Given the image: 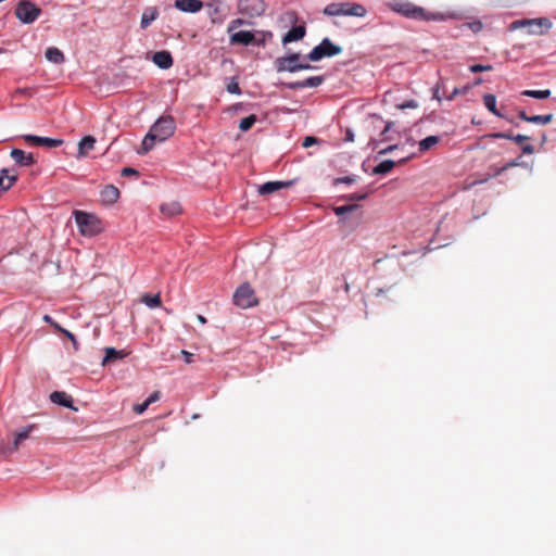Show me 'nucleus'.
<instances>
[{"label": "nucleus", "instance_id": "nucleus-1", "mask_svg": "<svg viewBox=\"0 0 556 556\" xmlns=\"http://www.w3.org/2000/svg\"><path fill=\"white\" fill-rule=\"evenodd\" d=\"M176 130L175 119L170 115H163L159 117L155 123L150 127L148 134L144 136L141 148L138 150L139 154H146L151 151L156 143H162L170 138Z\"/></svg>", "mask_w": 556, "mask_h": 556}, {"label": "nucleus", "instance_id": "nucleus-2", "mask_svg": "<svg viewBox=\"0 0 556 556\" xmlns=\"http://www.w3.org/2000/svg\"><path fill=\"white\" fill-rule=\"evenodd\" d=\"M389 8L407 18L418 21H443L444 16L440 13L427 12L424 8L418 7L406 0H393L389 2Z\"/></svg>", "mask_w": 556, "mask_h": 556}, {"label": "nucleus", "instance_id": "nucleus-3", "mask_svg": "<svg viewBox=\"0 0 556 556\" xmlns=\"http://www.w3.org/2000/svg\"><path fill=\"white\" fill-rule=\"evenodd\" d=\"M73 215L83 236L93 237L102 231L101 222L96 215L83 211H74Z\"/></svg>", "mask_w": 556, "mask_h": 556}, {"label": "nucleus", "instance_id": "nucleus-4", "mask_svg": "<svg viewBox=\"0 0 556 556\" xmlns=\"http://www.w3.org/2000/svg\"><path fill=\"white\" fill-rule=\"evenodd\" d=\"M324 14L328 16H357L364 17L367 14L365 7L358 3H330L324 9Z\"/></svg>", "mask_w": 556, "mask_h": 556}, {"label": "nucleus", "instance_id": "nucleus-5", "mask_svg": "<svg viewBox=\"0 0 556 556\" xmlns=\"http://www.w3.org/2000/svg\"><path fill=\"white\" fill-rule=\"evenodd\" d=\"M342 52V48L331 42L329 38H324L307 55L312 62H317L323 58H330Z\"/></svg>", "mask_w": 556, "mask_h": 556}, {"label": "nucleus", "instance_id": "nucleus-6", "mask_svg": "<svg viewBox=\"0 0 556 556\" xmlns=\"http://www.w3.org/2000/svg\"><path fill=\"white\" fill-rule=\"evenodd\" d=\"M237 11L248 18H256L265 13L266 4L264 0H238Z\"/></svg>", "mask_w": 556, "mask_h": 556}, {"label": "nucleus", "instance_id": "nucleus-7", "mask_svg": "<svg viewBox=\"0 0 556 556\" xmlns=\"http://www.w3.org/2000/svg\"><path fill=\"white\" fill-rule=\"evenodd\" d=\"M553 23L547 17L523 18V30L528 35L542 36L549 31Z\"/></svg>", "mask_w": 556, "mask_h": 556}, {"label": "nucleus", "instance_id": "nucleus-8", "mask_svg": "<svg viewBox=\"0 0 556 556\" xmlns=\"http://www.w3.org/2000/svg\"><path fill=\"white\" fill-rule=\"evenodd\" d=\"M41 10L35 3L30 1H22L17 4L15 10L16 17L23 24L34 23L40 15Z\"/></svg>", "mask_w": 556, "mask_h": 556}, {"label": "nucleus", "instance_id": "nucleus-9", "mask_svg": "<svg viewBox=\"0 0 556 556\" xmlns=\"http://www.w3.org/2000/svg\"><path fill=\"white\" fill-rule=\"evenodd\" d=\"M233 302L240 308H249L257 304L254 291L249 283H243L236 290Z\"/></svg>", "mask_w": 556, "mask_h": 556}, {"label": "nucleus", "instance_id": "nucleus-10", "mask_svg": "<svg viewBox=\"0 0 556 556\" xmlns=\"http://www.w3.org/2000/svg\"><path fill=\"white\" fill-rule=\"evenodd\" d=\"M300 54L292 53L288 56L278 58L275 61L277 72L295 73V66L299 63Z\"/></svg>", "mask_w": 556, "mask_h": 556}, {"label": "nucleus", "instance_id": "nucleus-11", "mask_svg": "<svg viewBox=\"0 0 556 556\" xmlns=\"http://www.w3.org/2000/svg\"><path fill=\"white\" fill-rule=\"evenodd\" d=\"M23 139L30 144L48 147V148H56L63 143L62 139L39 137L36 135H24Z\"/></svg>", "mask_w": 556, "mask_h": 556}, {"label": "nucleus", "instance_id": "nucleus-12", "mask_svg": "<svg viewBox=\"0 0 556 556\" xmlns=\"http://www.w3.org/2000/svg\"><path fill=\"white\" fill-rule=\"evenodd\" d=\"M15 164L22 167H28L35 164V157L31 153H26L21 149H13L10 153Z\"/></svg>", "mask_w": 556, "mask_h": 556}, {"label": "nucleus", "instance_id": "nucleus-13", "mask_svg": "<svg viewBox=\"0 0 556 556\" xmlns=\"http://www.w3.org/2000/svg\"><path fill=\"white\" fill-rule=\"evenodd\" d=\"M175 8L184 13H197L202 10L201 0H175Z\"/></svg>", "mask_w": 556, "mask_h": 556}, {"label": "nucleus", "instance_id": "nucleus-14", "mask_svg": "<svg viewBox=\"0 0 556 556\" xmlns=\"http://www.w3.org/2000/svg\"><path fill=\"white\" fill-rule=\"evenodd\" d=\"M255 40V36L250 30H240L230 34L229 41L231 45L250 46Z\"/></svg>", "mask_w": 556, "mask_h": 556}, {"label": "nucleus", "instance_id": "nucleus-15", "mask_svg": "<svg viewBox=\"0 0 556 556\" xmlns=\"http://www.w3.org/2000/svg\"><path fill=\"white\" fill-rule=\"evenodd\" d=\"M290 186H292V181H267L258 187V193L270 194Z\"/></svg>", "mask_w": 556, "mask_h": 556}, {"label": "nucleus", "instance_id": "nucleus-16", "mask_svg": "<svg viewBox=\"0 0 556 556\" xmlns=\"http://www.w3.org/2000/svg\"><path fill=\"white\" fill-rule=\"evenodd\" d=\"M152 61L162 70H167L173 65L172 54L165 50L155 52L152 56Z\"/></svg>", "mask_w": 556, "mask_h": 556}, {"label": "nucleus", "instance_id": "nucleus-17", "mask_svg": "<svg viewBox=\"0 0 556 556\" xmlns=\"http://www.w3.org/2000/svg\"><path fill=\"white\" fill-rule=\"evenodd\" d=\"M100 195L104 204H114L119 198V190L113 185H108L102 189Z\"/></svg>", "mask_w": 556, "mask_h": 556}, {"label": "nucleus", "instance_id": "nucleus-18", "mask_svg": "<svg viewBox=\"0 0 556 556\" xmlns=\"http://www.w3.org/2000/svg\"><path fill=\"white\" fill-rule=\"evenodd\" d=\"M50 400H51V402H53V403H55L58 405H61V406H64V407L77 410V408L73 406L72 397L68 394H66L65 392H63V391H54V392H52L50 394Z\"/></svg>", "mask_w": 556, "mask_h": 556}, {"label": "nucleus", "instance_id": "nucleus-19", "mask_svg": "<svg viewBox=\"0 0 556 556\" xmlns=\"http://www.w3.org/2000/svg\"><path fill=\"white\" fill-rule=\"evenodd\" d=\"M16 181V174L8 168H3L0 172V190H9Z\"/></svg>", "mask_w": 556, "mask_h": 556}, {"label": "nucleus", "instance_id": "nucleus-20", "mask_svg": "<svg viewBox=\"0 0 556 556\" xmlns=\"http://www.w3.org/2000/svg\"><path fill=\"white\" fill-rule=\"evenodd\" d=\"M306 29L305 26L299 25L295 27H292L283 37H282V43L288 45L293 41L301 40L305 36Z\"/></svg>", "mask_w": 556, "mask_h": 556}, {"label": "nucleus", "instance_id": "nucleus-21", "mask_svg": "<svg viewBox=\"0 0 556 556\" xmlns=\"http://www.w3.org/2000/svg\"><path fill=\"white\" fill-rule=\"evenodd\" d=\"M159 16V10L154 7L146 8L142 12L140 26L142 29H147Z\"/></svg>", "mask_w": 556, "mask_h": 556}, {"label": "nucleus", "instance_id": "nucleus-22", "mask_svg": "<svg viewBox=\"0 0 556 556\" xmlns=\"http://www.w3.org/2000/svg\"><path fill=\"white\" fill-rule=\"evenodd\" d=\"M36 429V425H28L26 427H23L18 429L14 435L13 440V450L16 451L20 446V444L29 438L30 433Z\"/></svg>", "mask_w": 556, "mask_h": 556}, {"label": "nucleus", "instance_id": "nucleus-23", "mask_svg": "<svg viewBox=\"0 0 556 556\" xmlns=\"http://www.w3.org/2000/svg\"><path fill=\"white\" fill-rule=\"evenodd\" d=\"M96 139L91 136L84 137L78 143L77 157H85L91 150H93Z\"/></svg>", "mask_w": 556, "mask_h": 556}, {"label": "nucleus", "instance_id": "nucleus-24", "mask_svg": "<svg viewBox=\"0 0 556 556\" xmlns=\"http://www.w3.org/2000/svg\"><path fill=\"white\" fill-rule=\"evenodd\" d=\"M161 213L167 217H173L181 213L182 208L179 202L177 201H169L166 203H163L160 206Z\"/></svg>", "mask_w": 556, "mask_h": 556}, {"label": "nucleus", "instance_id": "nucleus-25", "mask_svg": "<svg viewBox=\"0 0 556 556\" xmlns=\"http://www.w3.org/2000/svg\"><path fill=\"white\" fill-rule=\"evenodd\" d=\"M45 55L53 64H62L65 61L63 52L55 47L48 48Z\"/></svg>", "mask_w": 556, "mask_h": 556}, {"label": "nucleus", "instance_id": "nucleus-26", "mask_svg": "<svg viewBox=\"0 0 556 556\" xmlns=\"http://www.w3.org/2000/svg\"><path fill=\"white\" fill-rule=\"evenodd\" d=\"M124 356H125V353L123 351L116 350L114 348H106L105 356L102 359L101 365L105 366L109 362H111L113 359H122V358H124Z\"/></svg>", "mask_w": 556, "mask_h": 556}, {"label": "nucleus", "instance_id": "nucleus-27", "mask_svg": "<svg viewBox=\"0 0 556 556\" xmlns=\"http://www.w3.org/2000/svg\"><path fill=\"white\" fill-rule=\"evenodd\" d=\"M395 165V162L392 161V160H386V161H382L381 163H379L376 167H374L372 169V173L375 175H383V174H388L389 172L392 170V168L394 167Z\"/></svg>", "mask_w": 556, "mask_h": 556}, {"label": "nucleus", "instance_id": "nucleus-28", "mask_svg": "<svg viewBox=\"0 0 556 556\" xmlns=\"http://www.w3.org/2000/svg\"><path fill=\"white\" fill-rule=\"evenodd\" d=\"M552 119H553V114L528 116V115L523 112V121H526V122H530V123H534V124H542V125H546V124H548Z\"/></svg>", "mask_w": 556, "mask_h": 556}, {"label": "nucleus", "instance_id": "nucleus-29", "mask_svg": "<svg viewBox=\"0 0 556 556\" xmlns=\"http://www.w3.org/2000/svg\"><path fill=\"white\" fill-rule=\"evenodd\" d=\"M440 141L438 136H429L419 141V151L426 152L434 147Z\"/></svg>", "mask_w": 556, "mask_h": 556}, {"label": "nucleus", "instance_id": "nucleus-30", "mask_svg": "<svg viewBox=\"0 0 556 556\" xmlns=\"http://www.w3.org/2000/svg\"><path fill=\"white\" fill-rule=\"evenodd\" d=\"M483 102L485 108L492 112L496 116H501L500 112L496 109V97L491 93H486L483 96Z\"/></svg>", "mask_w": 556, "mask_h": 556}, {"label": "nucleus", "instance_id": "nucleus-31", "mask_svg": "<svg viewBox=\"0 0 556 556\" xmlns=\"http://www.w3.org/2000/svg\"><path fill=\"white\" fill-rule=\"evenodd\" d=\"M523 96L535 99H547L551 96V90H523Z\"/></svg>", "mask_w": 556, "mask_h": 556}, {"label": "nucleus", "instance_id": "nucleus-32", "mask_svg": "<svg viewBox=\"0 0 556 556\" xmlns=\"http://www.w3.org/2000/svg\"><path fill=\"white\" fill-rule=\"evenodd\" d=\"M324 77L323 76H312L304 80H302L303 88H315L323 84Z\"/></svg>", "mask_w": 556, "mask_h": 556}, {"label": "nucleus", "instance_id": "nucleus-33", "mask_svg": "<svg viewBox=\"0 0 556 556\" xmlns=\"http://www.w3.org/2000/svg\"><path fill=\"white\" fill-rule=\"evenodd\" d=\"M142 302L150 308L159 307L162 303L159 294L144 295L142 298Z\"/></svg>", "mask_w": 556, "mask_h": 556}, {"label": "nucleus", "instance_id": "nucleus-34", "mask_svg": "<svg viewBox=\"0 0 556 556\" xmlns=\"http://www.w3.org/2000/svg\"><path fill=\"white\" fill-rule=\"evenodd\" d=\"M255 122H256L255 115H253V114L249 115L240 121L239 128L242 131H248L254 125Z\"/></svg>", "mask_w": 556, "mask_h": 556}, {"label": "nucleus", "instance_id": "nucleus-35", "mask_svg": "<svg viewBox=\"0 0 556 556\" xmlns=\"http://www.w3.org/2000/svg\"><path fill=\"white\" fill-rule=\"evenodd\" d=\"M245 24H250V23L241 17L235 18L228 24L227 33L232 34L237 28H239L240 26L245 25Z\"/></svg>", "mask_w": 556, "mask_h": 556}, {"label": "nucleus", "instance_id": "nucleus-36", "mask_svg": "<svg viewBox=\"0 0 556 556\" xmlns=\"http://www.w3.org/2000/svg\"><path fill=\"white\" fill-rule=\"evenodd\" d=\"M357 207H358V205H356V204L343 205V206L334 207L333 212L337 216H342L343 214L352 212V211L356 210Z\"/></svg>", "mask_w": 556, "mask_h": 556}, {"label": "nucleus", "instance_id": "nucleus-37", "mask_svg": "<svg viewBox=\"0 0 556 556\" xmlns=\"http://www.w3.org/2000/svg\"><path fill=\"white\" fill-rule=\"evenodd\" d=\"M491 137H493V138L510 139V140L515 141L518 144L521 143V134H517L515 136H510V135L505 134V132H496V134H492Z\"/></svg>", "mask_w": 556, "mask_h": 556}, {"label": "nucleus", "instance_id": "nucleus-38", "mask_svg": "<svg viewBox=\"0 0 556 556\" xmlns=\"http://www.w3.org/2000/svg\"><path fill=\"white\" fill-rule=\"evenodd\" d=\"M227 91L229 93H232V94H240L241 93L239 84L235 79H231V81H229L227 84Z\"/></svg>", "mask_w": 556, "mask_h": 556}, {"label": "nucleus", "instance_id": "nucleus-39", "mask_svg": "<svg viewBox=\"0 0 556 556\" xmlns=\"http://www.w3.org/2000/svg\"><path fill=\"white\" fill-rule=\"evenodd\" d=\"M493 67L492 65H482V64H473L469 67L470 72L472 73H479V72H485V71H491Z\"/></svg>", "mask_w": 556, "mask_h": 556}, {"label": "nucleus", "instance_id": "nucleus-40", "mask_svg": "<svg viewBox=\"0 0 556 556\" xmlns=\"http://www.w3.org/2000/svg\"><path fill=\"white\" fill-rule=\"evenodd\" d=\"M418 106L417 102L415 100H408L404 103L397 104L396 108L400 110L405 109H416Z\"/></svg>", "mask_w": 556, "mask_h": 556}, {"label": "nucleus", "instance_id": "nucleus-41", "mask_svg": "<svg viewBox=\"0 0 556 556\" xmlns=\"http://www.w3.org/2000/svg\"><path fill=\"white\" fill-rule=\"evenodd\" d=\"M150 405L144 401L143 403L141 404H136L134 405L132 409L135 413L137 414H142L143 412H146V409L149 407Z\"/></svg>", "mask_w": 556, "mask_h": 556}, {"label": "nucleus", "instance_id": "nucleus-42", "mask_svg": "<svg viewBox=\"0 0 556 556\" xmlns=\"http://www.w3.org/2000/svg\"><path fill=\"white\" fill-rule=\"evenodd\" d=\"M469 90V87L466 86L464 88H455L453 90V92L451 93V96L448 97V100H452L454 97H456L457 94H464L466 93L467 91Z\"/></svg>", "mask_w": 556, "mask_h": 556}, {"label": "nucleus", "instance_id": "nucleus-43", "mask_svg": "<svg viewBox=\"0 0 556 556\" xmlns=\"http://www.w3.org/2000/svg\"><path fill=\"white\" fill-rule=\"evenodd\" d=\"M285 86L290 90L295 89H303L302 80L300 81H293V83H286Z\"/></svg>", "mask_w": 556, "mask_h": 556}, {"label": "nucleus", "instance_id": "nucleus-44", "mask_svg": "<svg viewBox=\"0 0 556 556\" xmlns=\"http://www.w3.org/2000/svg\"><path fill=\"white\" fill-rule=\"evenodd\" d=\"M316 143H317V139H316L315 137L307 136V137H305V139H304V141H303L302 146H303L304 148H308V147H311V146H313V144H316Z\"/></svg>", "mask_w": 556, "mask_h": 556}, {"label": "nucleus", "instance_id": "nucleus-45", "mask_svg": "<svg viewBox=\"0 0 556 556\" xmlns=\"http://www.w3.org/2000/svg\"><path fill=\"white\" fill-rule=\"evenodd\" d=\"M530 138L523 135V154H530L533 152V147L531 144L526 143Z\"/></svg>", "mask_w": 556, "mask_h": 556}, {"label": "nucleus", "instance_id": "nucleus-46", "mask_svg": "<svg viewBox=\"0 0 556 556\" xmlns=\"http://www.w3.org/2000/svg\"><path fill=\"white\" fill-rule=\"evenodd\" d=\"M353 182H355V178L351 177V176L341 177L336 180V184H353Z\"/></svg>", "mask_w": 556, "mask_h": 556}, {"label": "nucleus", "instance_id": "nucleus-47", "mask_svg": "<svg viewBox=\"0 0 556 556\" xmlns=\"http://www.w3.org/2000/svg\"><path fill=\"white\" fill-rule=\"evenodd\" d=\"M367 198V193L351 194L348 197L349 201H362Z\"/></svg>", "mask_w": 556, "mask_h": 556}, {"label": "nucleus", "instance_id": "nucleus-48", "mask_svg": "<svg viewBox=\"0 0 556 556\" xmlns=\"http://www.w3.org/2000/svg\"><path fill=\"white\" fill-rule=\"evenodd\" d=\"M397 149V144L388 146L379 151L380 155L389 154Z\"/></svg>", "mask_w": 556, "mask_h": 556}, {"label": "nucleus", "instance_id": "nucleus-49", "mask_svg": "<svg viewBox=\"0 0 556 556\" xmlns=\"http://www.w3.org/2000/svg\"><path fill=\"white\" fill-rule=\"evenodd\" d=\"M160 400V393L159 392H153L152 394L149 395V397L146 400V402L151 405L152 403L156 402Z\"/></svg>", "mask_w": 556, "mask_h": 556}, {"label": "nucleus", "instance_id": "nucleus-50", "mask_svg": "<svg viewBox=\"0 0 556 556\" xmlns=\"http://www.w3.org/2000/svg\"><path fill=\"white\" fill-rule=\"evenodd\" d=\"M138 175V170L132 167H125L122 169V176Z\"/></svg>", "mask_w": 556, "mask_h": 556}, {"label": "nucleus", "instance_id": "nucleus-51", "mask_svg": "<svg viewBox=\"0 0 556 556\" xmlns=\"http://www.w3.org/2000/svg\"><path fill=\"white\" fill-rule=\"evenodd\" d=\"M181 355L185 357L186 363H188V364L192 363V356H193L192 353H190L186 350H182Z\"/></svg>", "mask_w": 556, "mask_h": 556}, {"label": "nucleus", "instance_id": "nucleus-52", "mask_svg": "<svg viewBox=\"0 0 556 556\" xmlns=\"http://www.w3.org/2000/svg\"><path fill=\"white\" fill-rule=\"evenodd\" d=\"M313 68L312 65H309L308 63H298V65L295 66V72L298 71H302V70H311Z\"/></svg>", "mask_w": 556, "mask_h": 556}, {"label": "nucleus", "instance_id": "nucleus-53", "mask_svg": "<svg viewBox=\"0 0 556 556\" xmlns=\"http://www.w3.org/2000/svg\"><path fill=\"white\" fill-rule=\"evenodd\" d=\"M61 332L64 333L76 345V339L72 332L66 329H61Z\"/></svg>", "mask_w": 556, "mask_h": 556}, {"label": "nucleus", "instance_id": "nucleus-54", "mask_svg": "<svg viewBox=\"0 0 556 556\" xmlns=\"http://www.w3.org/2000/svg\"><path fill=\"white\" fill-rule=\"evenodd\" d=\"M439 89H440V86L438 85L437 88L434 89V92H433V98L437 99L438 101L441 100V96H440Z\"/></svg>", "mask_w": 556, "mask_h": 556}, {"label": "nucleus", "instance_id": "nucleus-55", "mask_svg": "<svg viewBox=\"0 0 556 556\" xmlns=\"http://www.w3.org/2000/svg\"><path fill=\"white\" fill-rule=\"evenodd\" d=\"M521 27V21H515L514 23H511L510 25V28L511 29H516V28H519Z\"/></svg>", "mask_w": 556, "mask_h": 556}, {"label": "nucleus", "instance_id": "nucleus-56", "mask_svg": "<svg viewBox=\"0 0 556 556\" xmlns=\"http://www.w3.org/2000/svg\"><path fill=\"white\" fill-rule=\"evenodd\" d=\"M392 123H387L384 129L382 130V135L387 134L391 129Z\"/></svg>", "mask_w": 556, "mask_h": 556}, {"label": "nucleus", "instance_id": "nucleus-57", "mask_svg": "<svg viewBox=\"0 0 556 556\" xmlns=\"http://www.w3.org/2000/svg\"><path fill=\"white\" fill-rule=\"evenodd\" d=\"M43 320H45L46 323L50 324V325H52V324H53V320H52V318H51L49 315H45V316H43Z\"/></svg>", "mask_w": 556, "mask_h": 556}, {"label": "nucleus", "instance_id": "nucleus-58", "mask_svg": "<svg viewBox=\"0 0 556 556\" xmlns=\"http://www.w3.org/2000/svg\"><path fill=\"white\" fill-rule=\"evenodd\" d=\"M197 319H198L201 324H205V323H206V318H205L203 315H198V316H197Z\"/></svg>", "mask_w": 556, "mask_h": 556}, {"label": "nucleus", "instance_id": "nucleus-59", "mask_svg": "<svg viewBox=\"0 0 556 556\" xmlns=\"http://www.w3.org/2000/svg\"><path fill=\"white\" fill-rule=\"evenodd\" d=\"M52 326L58 329L59 331H61V329H63L60 325H58L56 323L53 321Z\"/></svg>", "mask_w": 556, "mask_h": 556}, {"label": "nucleus", "instance_id": "nucleus-60", "mask_svg": "<svg viewBox=\"0 0 556 556\" xmlns=\"http://www.w3.org/2000/svg\"><path fill=\"white\" fill-rule=\"evenodd\" d=\"M518 160H519V156L516 157L509 165H518Z\"/></svg>", "mask_w": 556, "mask_h": 556}, {"label": "nucleus", "instance_id": "nucleus-61", "mask_svg": "<svg viewBox=\"0 0 556 556\" xmlns=\"http://www.w3.org/2000/svg\"><path fill=\"white\" fill-rule=\"evenodd\" d=\"M482 83V79L481 78H478L475 80V85H480Z\"/></svg>", "mask_w": 556, "mask_h": 556}, {"label": "nucleus", "instance_id": "nucleus-62", "mask_svg": "<svg viewBox=\"0 0 556 556\" xmlns=\"http://www.w3.org/2000/svg\"><path fill=\"white\" fill-rule=\"evenodd\" d=\"M348 139L351 141L353 140V135L351 132H348Z\"/></svg>", "mask_w": 556, "mask_h": 556}, {"label": "nucleus", "instance_id": "nucleus-63", "mask_svg": "<svg viewBox=\"0 0 556 556\" xmlns=\"http://www.w3.org/2000/svg\"><path fill=\"white\" fill-rule=\"evenodd\" d=\"M544 141H545V135H544V134H542V135H541V143H543Z\"/></svg>", "mask_w": 556, "mask_h": 556}, {"label": "nucleus", "instance_id": "nucleus-64", "mask_svg": "<svg viewBox=\"0 0 556 556\" xmlns=\"http://www.w3.org/2000/svg\"><path fill=\"white\" fill-rule=\"evenodd\" d=\"M18 92H21V93H26V92H27V90H26V89H20V90H18Z\"/></svg>", "mask_w": 556, "mask_h": 556}]
</instances>
